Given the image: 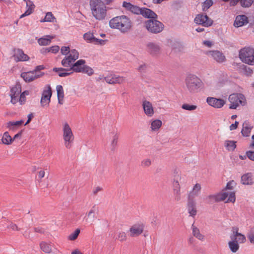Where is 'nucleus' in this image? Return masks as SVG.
<instances>
[{
  "instance_id": "cd10ccee",
  "label": "nucleus",
  "mask_w": 254,
  "mask_h": 254,
  "mask_svg": "<svg viewBox=\"0 0 254 254\" xmlns=\"http://www.w3.org/2000/svg\"><path fill=\"white\" fill-rule=\"evenodd\" d=\"M85 64V60L82 59L78 60L75 63H73L70 67V69H72V70L76 72H81Z\"/></svg>"
},
{
  "instance_id": "ea45409f",
  "label": "nucleus",
  "mask_w": 254,
  "mask_h": 254,
  "mask_svg": "<svg viewBox=\"0 0 254 254\" xmlns=\"http://www.w3.org/2000/svg\"><path fill=\"white\" fill-rule=\"evenodd\" d=\"M53 71L56 72H57L59 76L60 77H65V76L69 75L72 73L71 72H68V70H67L65 68H62V67L54 68Z\"/></svg>"
},
{
  "instance_id": "13d9d810",
  "label": "nucleus",
  "mask_w": 254,
  "mask_h": 254,
  "mask_svg": "<svg viewBox=\"0 0 254 254\" xmlns=\"http://www.w3.org/2000/svg\"><path fill=\"white\" fill-rule=\"evenodd\" d=\"M246 155L249 159L254 161V151H248L246 152Z\"/></svg>"
},
{
  "instance_id": "f8f14e48",
  "label": "nucleus",
  "mask_w": 254,
  "mask_h": 254,
  "mask_svg": "<svg viewBox=\"0 0 254 254\" xmlns=\"http://www.w3.org/2000/svg\"><path fill=\"white\" fill-rule=\"evenodd\" d=\"M78 57V51L75 49L71 50L70 53L63 59L61 64L65 67H70Z\"/></svg>"
},
{
  "instance_id": "f704fd0d",
  "label": "nucleus",
  "mask_w": 254,
  "mask_h": 254,
  "mask_svg": "<svg viewBox=\"0 0 254 254\" xmlns=\"http://www.w3.org/2000/svg\"><path fill=\"white\" fill-rule=\"evenodd\" d=\"M191 229L192 235L194 237L200 241H203L204 240V236L200 233L199 229L193 224L191 226Z\"/></svg>"
},
{
  "instance_id": "de8ad7c7",
  "label": "nucleus",
  "mask_w": 254,
  "mask_h": 254,
  "mask_svg": "<svg viewBox=\"0 0 254 254\" xmlns=\"http://www.w3.org/2000/svg\"><path fill=\"white\" fill-rule=\"evenodd\" d=\"M58 97L64 98V92L62 85H59L56 87Z\"/></svg>"
},
{
  "instance_id": "ddd939ff",
  "label": "nucleus",
  "mask_w": 254,
  "mask_h": 254,
  "mask_svg": "<svg viewBox=\"0 0 254 254\" xmlns=\"http://www.w3.org/2000/svg\"><path fill=\"white\" fill-rule=\"evenodd\" d=\"M52 95V89L49 85H47L43 91L40 101L41 105L43 107H48L51 101Z\"/></svg>"
},
{
  "instance_id": "4c0bfd02",
  "label": "nucleus",
  "mask_w": 254,
  "mask_h": 254,
  "mask_svg": "<svg viewBox=\"0 0 254 254\" xmlns=\"http://www.w3.org/2000/svg\"><path fill=\"white\" fill-rule=\"evenodd\" d=\"M86 221L88 222H93L96 219V211L95 208L92 207L87 213Z\"/></svg>"
},
{
  "instance_id": "e433bc0d",
  "label": "nucleus",
  "mask_w": 254,
  "mask_h": 254,
  "mask_svg": "<svg viewBox=\"0 0 254 254\" xmlns=\"http://www.w3.org/2000/svg\"><path fill=\"white\" fill-rule=\"evenodd\" d=\"M252 127L249 125V122H245L243 125V128L241 133L244 136L248 137L250 136Z\"/></svg>"
},
{
  "instance_id": "7ed1b4c3",
  "label": "nucleus",
  "mask_w": 254,
  "mask_h": 254,
  "mask_svg": "<svg viewBox=\"0 0 254 254\" xmlns=\"http://www.w3.org/2000/svg\"><path fill=\"white\" fill-rule=\"evenodd\" d=\"M185 84L187 91L191 94L199 92L204 88L202 80L194 74H190L186 77Z\"/></svg>"
},
{
  "instance_id": "c9c22d12",
  "label": "nucleus",
  "mask_w": 254,
  "mask_h": 254,
  "mask_svg": "<svg viewBox=\"0 0 254 254\" xmlns=\"http://www.w3.org/2000/svg\"><path fill=\"white\" fill-rule=\"evenodd\" d=\"M41 250L45 253H50L52 250V245L51 243L43 241L40 243Z\"/></svg>"
},
{
  "instance_id": "603ef678",
  "label": "nucleus",
  "mask_w": 254,
  "mask_h": 254,
  "mask_svg": "<svg viewBox=\"0 0 254 254\" xmlns=\"http://www.w3.org/2000/svg\"><path fill=\"white\" fill-rule=\"evenodd\" d=\"M71 50L69 47L66 46H63L61 49V52L62 55L66 56L69 54Z\"/></svg>"
},
{
  "instance_id": "a211bd4d",
  "label": "nucleus",
  "mask_w": 254,
  "mask_h": 254,
  "mask_svg": "<svg viewBox=\"0 0 254 254\" xmlns=\"http://www.w3.org/2000/svg\"><path fill=\"white\" fill-rule=\"evenodd\" d=\"M142 107L144 113L148 117L153 116L155 111L152 104L149 101L144 100L142 102Z\"/></svg>"
},
{
  "instance_id": "20e7f679",
  "label": "nucleus",
  "mask_w": 254,
  "mask_h": 254,
  "mask_svg": "<svg viewBox=\"0 0 254 254\" xmlns=\"http://www.w3.org/2000/svg\"><path fill=\"white\" fill-rule=\"evenodd\" d=\"M232 232L230 236L231 241L228 244L230 251L235 253L239 250V244H244L246 242V237L244 235L239 232V228L237 227H232Z\"/></svg>"
},
{
  "instance_id": "a878e982",
  "label": "nucleus",
  "mask_w": 254,
  "mask_h": 254,
  "mask_svg": "<svg viewBox=\"0 0 254 254\" xmlns=\"http://www.w3.org/2000/svg\"><path fill=\"white\" fill-rule=\"evenodd\" d=\"M123 6L127 10L135 14H140L141 8L136 5H134L129 2L124 1Z\"/></svg>"
},
{
  "instance_id": "2f4dec72",
  "label": "nucleus",
  "mask_w": 254,
  "mask_h": 254,
  "mask_svg": "<svg viewBox=\"0 0 254 254\" xmlns=\"http://www.w3.org/2000/svg\"><path fill=\"white\" fill-rule=\"evenodd\" d=\"M187 206L190 215L192 217L195 216L197 211L195 207V200H188Z\"/></svg>"
},
{
  "instance_id": "473e14b6",
  "label": "nucleus",
  "mask_w": 254,
  "mask_h": 254,
  "mask_svg": "<svg viewBox=\"0 0 254 254\" xmlns=\"http://www.w3.org/2000/svg\"><path fill=\"white\" fill-rule=\"evenodd\" d=\"M55 37L53 35H46L38 39V43L40 46H47L50 44L51 40Z\"/></svg>"
},
{
  "instance_id": "9b49d317",
  "label": "nucleus",
  "mask_w": 254,
  "mask_h": 254,
  "mask_svg": "<svg viewBox=\"0 0 254 254\" xmlns=\"http://www.w3.org/2000/svg\"><path fill=\"white\" fill-rule=\"evenodd\" d=\"M230 102V109H236L240 105L244 106L246 104V100L242 94H232L229 97Z\"/></svg>"
},
{
  "instance_id": "f03ea898",
  "label": "nucleus",
  "mask_w": 254,
  "mask_h": 254,
  "mask_svg": "<svg viewBox=\"0 0 254 254\" xmlns=\"http://www.w3.org/2000/svg\"><path fill=\"white\" fill-rule=\"evenodd\" d=\"M90 6L93 16L97 20L105 19L107 7L102 0H90Z\"/></svg>"
},
{
  "instance_id": "69168bd1",
  "label": "nucleus",
  "mask_w": 254,
  "mask_h": 254,
  "mask_svg": "<svg viewBox=\"0 0 254 254\" xmlns=\"http://www.w3.org/2000/svg\"><path fill=\"white\" fill-rule=\"evenodd\" d=\"M33 117V114L32 113L29 114L28 115V120H27V122H26V123L24 124V126L28 125L31 122Z\"/></svg>"
},
{
  "instance_id": "a19ab883",
  "label": "nucleus",
  "mask_w": 254,
  "mask_h": 254,
  "mask_svg": "<svg viewBox=\"0 0 254 254\" xmlns=\"http://www.w3.org/2000/svg\"><path fill=\"white\" fill-rule=\"evenodd\" d=\"M236 141L233 140H226L224 145L228 151H233L236 147Z\"/></svg>"
},
{
  "instance_id": "7c9ffc66",
  "label": "nucleus",
  "mask_w": 254,
  "mask_h": 254,
  "mask_svg": "<svg viewBox=\"0 0 254 254\" xmlns=\"http://www.w3.org/2000/svg\"><path fill=\"white\" fill-rule=\"evenodd\" d=\"M24 121L20 120L18 121H9L6 123V127L9 130H14L19 127L21 126Z\"/></svg>"
},
{
  "instance_id": "6e6552de",
  "label": "nucleus",
  "mask_w": 254,
  "mask_h": 254,
  "mask_svg": "<svg viewBox=\"0 0 254 254\" xmlns=\"http://www.w3.org/2000/svg\"><path fill=\"white\" fill-rule=\"evenodd\" d=\"M173 192L175 200L179 201L181 199V190L180 183H182L184 179L181 172L175 170L173 174Z\"/></svg>"
},
{
  "instance_id": "412c9836",
  "label": "nucleus",
  "mask_w": 254,
  "mask_h": 254,
  "mask_svg": "<svg viewBox=\"0 0 254 254\" xmlns=\"http://www.w3.org/2000/svg\"><path fill=\"white\" fill-rule=\"evenodd\" d=\"M13 57L16 62H26L29 60V56L19 49L14 50Z\"/></svg>"
},
{
  "instance_id": "338daca9",
  "label": "nucleus",
  "mask_w": 254,
  "mask_h": 254,
  "mask_svg": "<svg viewBox=\"0 0 254 254\" xmlns=\"http://www.w3.org/2000/svg\"><path fill=\"white\" fill-rule=\"evenodd\" d=\"M41 52L42 54H46V53H49L50 52V50L49 49V48H43L41 50Z\"/></svg>"
},
{
  "instance_id": "6e6d98bb",
  "label": "nucleus",
  "mask_w": 254,
  "mask_h": 254,
  "mask_svg": "<svg viewBox=\"0 0 254 254\" xmlns=\"http://www.w3.org/2000/svg\"><path fill=\"white\" fill-rule=\"evenodd\" d=\"M248 237L250 243L254 244V229L251 230L250 233L248 234Z\"/></svg>"
},
{
  "instance_id": "052dcab7",
  "label": "nucleus",
  "mask_w": 254,
  "mask_h": 254,
  "mask_svg": "<svg viewBox=\"0 0 254 254\" xmlns=\"http://www.w3.org/2000/svg\"><path fill=\"white\" fill-rule=\"evenodd\" d=\"M44 68L45 67L43 65H38L35 67V69L33 70V71H35V73L41 72L40 70L44 69Z\"/></svg>"
},
{
  "instance_id": "774afa93",
  "label": "nucleus",
  "mask_w": 254,
  "mask_h": 254,
  "mask_svg": "<svg viewBox=\"0 0 254 254\" xmlns=\"http://www.w3.org/2000/svg\"><path fill=\"white\" fill-rule=\"evenodd\" d=\"M71 254H83L80 251H79L78 250L76 249L74 251H73Z\"/></svg>"
},
{
  "instance_id": "4be33fe9",
  "label": "nucleus",
  "mask_w": 254,
  "mask_h": 254,
  "mask_svg": "<svg viewBox=\"0 0 254 254\" xmlns=\"http://www.w3.org/2000/svg\"><path fill=\"white\" fill-rule=\"evenodd\" d=\"M146 50L151 55L155 56L160 54L161 48L158 44L149 42L146 45Z\"/></svg>"
},
{
  "instance_id": "79ce46f5",
  "label": "nucleus",
  "mask_w": 254,
  "mask_h": 254,
  "mask_svg": "<svg viewBox=\"0 0 254 254\" xmlns=\"http://www.w3.org/2000/svg\"><path fill=\"white\" fill-rule=\"evenodd\" d=\"M55 17L52 12H47L43 20H41V22H53L55 19Z\"/></svg>"
},
{
  "instance_id": "f257e3e1",
  "label": "nucleus",
  "mask_w": 254,
  "mask_h": 254,
  "mask_svg": "<svg viewBox=\"0 0 254 254\" xmlns=\"http://www.w3.org/2000/svg\"><path fill=\"white\" fill-rule=\"evenodd\" d=\"M111 28L116 29L122 33H126L130 30L132 23L130 19L126 15L116 16L109 21Z\"/></svg>"
},
{
  "instance_id": "c756f323",
  "label": "nucleus",
  "mask_w": 254,
  "mask_h": 254,
  "mask_svg": "<svg viewBox=\"0 0 254 254\" xmlns=\"http://www.w3.org/2000/svg\"><path fill=\"white\" fill-rule=\"evenodd\" d=\"M26 10L25 12L20 16V18H22L25 16L29 15L34 11L35 6L31 0H27Z\"/></svg>"
},
{
  "instance_id": "09e8293b",
  "label": "nucleus",
  "mask_w": 254,
  "mask_h": 254,
  "mask_svg": "<svg viewBox=\"0 0 254 254\" xmlns=\"http://www.w3.org/2000/svg\"><path fill=\"white\" fill-rule=\"evenodd\" d=\"M119 139V135L117 134H115L112 137L111 145L113 148H115L117 145Z\"/></svg>"
},
{
  "instance_id": "b1692460",
  "label": "nucleus",
  "mask_w": 254,
  "mask_h": 254,
  "mask_svg": "<svg viewBox=\"0 0 254 254\" xmlns=\"http://www.w3.org/2000/svg\"><path fill=\"white\" fill-rule=\"evenodd\" d=\"M249 22L248 17L245 15H239L236 16L234 26L240 27L247 24Z\"/></svg>"
},
{
  "instance_id": "680f3d73",
  "label": "nucleus",
  "mask_w": 254,
  "mask_h": 254,
  "mask_svg": "<svg viewBox=\"0 0 254 254\" xmlns=\"http://www.w3.org/2000/svg\"><path fill=\"white\" fill-rule=\"evenodd\" d=\"M238 125H239V122L237 121H235L234 124H232L230 126V130H233L236 129L238 127Z\"/></svg>"
},
{
  "instance_id": "37998d69",
  "label": "nucleus",
  "mask_w": 254,
  "mask_h": 254,
  "mask_svg": "<svg viewBox=\"0 0 254 254\" xmlns=\"http://www.w3.org/2000/svg\"><path fill=\"white\" fill-rule=\"evenodd\" d=\"M81 72L86 73L90 76L93 74L94 71L91 67L85 64Z\"/></svg>"
},
{
  "instance_id": "39448f33",
  "label": "nucleus",
  "mask_w": 254,
  "mask_h": 254,
  "mask_svg": "<svg viewBox=\"0 0 254 254\" xmlns=\"http://www.w3.org/2000/svg\"><path fill=\"white\" fill-rule=\"evenodd\" d=\"M29 94V92L27 90L21 92V85L16 84L10 89L9 94L10 97V103L13 105L18 103L20 105H22L26 102V96Z\"/></svg>"
},
{
  "instance_id": "0e129e2a",
  "label": "nucleus",
  "mask_w": 254,
  "mask_h": 254,
  "mask_svg": "<svg viewBox=\"0 0 254 254\" xmlns=\"http://www.w3.org/2000/svg\"><path fill=\"white\" fill-rule=\"evenodd\" d=\"M45 172L44 170H40V171H39L38 172V178L40 179L44 178L45 176Z\"/></svg>"
},
{
  "instance_id": "bb28decb",
  "label": "nucleus",
  "mask_w": 254,
  "mask_h": 254,
  "mask_svg": "<svg viewBox=\"0 0 254 254\" xmlns=\"http://www.w3.org/2000/svg\"><path fill=\"white\" fill-rule=\"evenodd\" d=\"M150 130L153 132H158L162 126V122L160 120H151L150 121Z\"/></svg>"
},
{
  "instance_id": "2eb2a0df",
  "label": "nucleus",
  "mask_w": 254,
  "mask_h": 254,
  "mask_svg": "<svg viewBox=\"0 0 254 254\" xmlns=\"http://www.w3.org/2000/svg\"><path fill=\"white\" fill-rule=\"evenodd\" d=\"M105 81L110 84H123L126 81V78L117 74H111L104 77Z\"/></svg>"
},
{
  "instance_id": "dca6fc26",
  "label": "nucleus",
  "mask_w": 254,
  "mask_h": 254,
  "mask_svg": "<svg viewBox=\"0 0 254 254\" xmlns=\"http://www.w3.org/2000/svg\"><path fill=\"white\" fill-rule=\"evenodd\" d=\"M44 74V72L35 73V71L32 70L21 73V77L25 82H30L42 77Z\"/></svg>"
},
{
  "instance_id": "72a5a7b5",
  "label": "nucleus",
  "mask_w": 254,
  "mask_h": 254,
  "mask_svg": "<svg viewBox=\"0 0 254 254\" xmlns=\"http://www.w3.org/2000/svg\"><path fill=\"white\" fill-rule=\"evenodd\" d=\"M241 182L244 185H252L253 183L252 173H248L244 174L241 177Z\"/></svg>"
},
{
  "instance_id": "aec40b11",
  "label": "nucleus",
  "mask_w": 254,
  "mask_h": 254,
  "mask_svg": "<svg viewBox=\"0 0 254 254\" xmlns=\"http://www.w3.org/2000/svg\"><path fill=\"white\" fill-rule=\"evenodd\" d=\"M201 190V185L199 183L195 184L193 186L191 190L189 192L188 199L194 200V198L200 194Z\"/></svg>"
},
{
  "instance_id": "0eeeda50",
  "label": "nucleus",
  "mask_w": 254,
  "mask_h": 254,
  "mask_svg": "<svg viewBox=\"0 0 254 254\" xmlns=\"http://www.w3.org/2000/svg\"><path fill=\"white\" fill-rule=\"evenodd\" d=\"M62 132L65 147L70 149L74 142V136L70 126L67 122L63 124Z\"/></svg>"
},
{
  "instance_id": "6ab92c4d",
  "label": "nucleus",
  "mask_w": 254,
  "mask_h": 254,
  "mask_svg": "<svg viewBox=\"0 0 254 254\" xmlns=\"http://www.w3.org/2000/svg\"><path fill=\"white\" fill-rule=\"evenodd\" d=\"M194 22L197 24L204 26H209L212 25V21L206 15L198 14L194 19Z\"/></svg>"
},
{
  "instance_id": "5701e85b",
  "label": "nucleus",
  "mask_w": 254,
  "mask_h": 254,
  "mask_svg": "<svg viewBox=\"0 0 254 254\" xmlns=\"http://www.w3.org/2000/svg\"><path fill=\"white\" fill-rule=\"evenodd\" d=\"M206 101L210 106L216 108L222 107L225 103L223 99H217L214 97H208Z\"/></svg>"
},
{
  "instance_id": "393cba45",
  "label": "nucleus",
  "mask_w": 254,
  "mask_h": 254,
  "mask_svg": "<svg viewBox=\"0 0 254 254\" xmlns=\"http://www.w3.org/2000/svg\"><path fill=\"white\" fill-rule=\"evenodd\" d=\"M209 55L217 62L223 63L226 61V58L224 55L220 52L218 51H210Z\"/></svg>"
},
{
  "instance_id": "f3484780",
  "label": "nucleus",
  "mask_w": 254,
  "mask_h": 254,
  "mask_svg": "<svg viewBox=\"0 0 254 254\" xmlns=\"http://www.w3.org/2000/svg\"><path fill=\"white\" fill-rule=\"evenodd\" d=\"M83 38L86 42L94 44L102 45H104L106 42L105 40L96 38L94 35V33L90 31L84 33L83 35Z\"/></svg>"
},
{
  "instance_id": "c03bdc74",
  "label": "nucleus",
  "mask_w": 254,
  "mask_h": 254,
  "mask_svg": "<svg viewBox=\"0 0 254 254\" xmlns=\"http://www.w3.org/2000/svg\"><path fill=\"white\" fill-rule=\"evenodd\" d=\"M80 233V230L77 229L73 233H71L68 237V239L70 241L76 240Z\"/></svg>"
},
{
  "instance_id": "4d7b16f0",
  "label": "nucleus",
  "mask_w": 254,
  "mask_h": 254,
  "mask_svg": "<svg viewBox=\"0 0 254 254\" xmlns=\"http://www.w3.org/2000/svg\"><path fill=\"white\" fill-rule=\"evenodd\" d=\"M50 52L54 54L57 53L60 50V47L58 46H53L49 48Z\"/></svg>"
},
{
  "instance_id": "5fc2aeb1",
  "label": "nucleus",
  "mask_w": 254,
  "mask_h": 254,
  "mask_svg": "<svg viewBox=\"0 0 254 254\" xmlns=\"http://www.w3.org/2000/svg\"><path fill=\"white\" fill-rule=\"evenodd\" d=\"M103 190V188L101 186H95L92 190V193L94 195H96L99 192Z\"/></svg>"
},
{
  "instance_id": "1a4fd4ad",
  "label": "nucleus",
  "mask_w": 254,
  "mask_h": 254,
  "mask_svg": "<svg viewBox=\"0 0 254 254\" xmlns=\"http://www.w3.org/2000/svg\"><path fill=\"white\" fill-rule=\"evenodd\" d=\"M239 56L242 62L249 65H254V49L251 47H245L241 49Z\"/></svg>"
},
{
  "instance_id": "bf43d9fd",
  "label": "nucleus",
  "mask_w": 254,
  "mask_h": 254,
  "mask_svg": "<svg viewBox=\"0 0 254 254\" xmlns=\"http://www.w3.org/2000/svg\"><path fill=\"white\" fill-rule=\"evenodd\" d=\"M8 229H11L13 231H19L20 229L17 227V226L12 223H11L7 227Z\"/></svg>"
},
{
  "instance_id": "864d4df0",
  "label": "nucleus",
  "mask_w": 254,
  "mask_h": 254,
  "mask_svg": "<svg viewBox=\"0 0 254 254\" xmlns=\"http://www.w3.org/2000/svg\"><path fill=\"white\" fill-rule=\"evenodd\" d=\"M118 238L121 242L125 241L127 239L126 233L124 232H119L118 234Z\"/></svg>"
},
{
  "instance_id": "e2e57ef3",
  "label": "nucleus",
  "mask_w": 254,
  "mask_h": 254,
  "mask_svg": "<svg viewBox=\"0 0 254 254\" xmlns=\"http://www.w3.org/2000/svg\"><path fill=\"white\" fill-rule=\"evenodd\" d=\"M44 229L42 228V227H37L34 228V232L38 233H44Z\"/></svg>"
},
{
  "instance_id": "58836bf2",
  "label": "nucleus",
  "mask_w": 254,
  "mask_h": 254,
  "mask_svg": "<svg viewBox=\"0 0 254 254\" xmlns=\"http://www.w3.org/2000/svg\"><path fill=\"white\" fill-rule=\"evenodd\" d=\"M2 143L5 145H10L13 141V139H12V137L9 135L7 131H5L3 133L1 138Z\"/></svg>"
},
{
  "instance_id": "4468645a",
  "label": "nucleus",
  "mask_w": 254,
  "mask_h": 254,
  "mask_svg": "<svg viewBox=\"0 0 254 254\" xmlns=\"http://www.w3.org/2000/svg\"><path fill=\"white\" fill-rule=\"evenodd\" d=\"M144 225L142 223H137L132 225L129 228L128 233L130 237H137L143 232Z\"/></svg>"
},
{
  "instance_id": "49530a36",
  "label": "nucleus",
  "mask_w": 254,
  "mask_h": 254,
  "mask_svg": "<svg viewBox=\"0 0 254 254\" xmlns=\"http://www.w3.org/2000/svg\"><path fill=\"white\" fill-rule=\"evenodd\" d=\"M213 2L212 0H206L203 3L202 9L203 10H207L212 5Z\"/></svg>"
},
{
  "instance_id": "9d476101",
  "label": "nucleus",
  "mask_w": 254,
  "mask_h": 254,
  "mask_svg": "<svg viewBox=\"0 0 254 254\" xmlns=\"http://www.w3.org/2000/svg\"><path fill=\"white\" fill-rule=\"evenodd\" d=\"M145 27L146 29L153 33L161 32L164 29V25L155 19H149L145 21Z\"/></svg>"
},
{
  "instance_id": "c85d7f7f",
  "label": "nucleus",
  "mask_w": 254,
  "mask_h": 254,
  "mask_svg": "<svg viewBox=\"0 0 254 254\" xmlns=\"http://www.w3.org/2000/svg\"><path fill=\"white\" fill-rule=\"evenodd\" d=\"M140 14H141L144 17L147 18H152L153 19L157 18V15L155 12L147 8H141Z\"/></svg>"
},
{
  "instance_id": "a18cd8bd",
  "label": "nucleus",
  "mask_w": 254,
  "mask_h": 254,
  "mask_svg": "<svg viewBox=\"0 0 254 254\" xmlns=\"http://www.w3.org/2000/svg\"><path fill=\"white\" fill-rule=\"evenodd\" d=\"M182 108L186 110L193 111L195 110L197 108V106L196 105H193L184 104L182 106Z\"/></svg>"
},
{
  "instance_id": "423d86ee",
  "label": "nucleus",
  "mask_w": 254,
  "mask_h": 254,
  "mask_svg": "<svg viewBox=\"0 0 254 254\" xmlns=\"http://www.w3.org/2000/svg\"><path fill=\"white\" fill-rule=\"evenodd\" d=\"M227 197L228 199L226 201L227 202L234 203L236 200L235 193L234 192L222 191L221 192L216 194H212L208 195L206 198V201L207 203L212 204L216 202L224 201Z\"/></svg>"
},
{
  "instance_id": "3c124183",
  "label": "nucleus",
  "mask_w": 254,
  "mask_h": 254,
  "mask_svg": "<svg viewBox=\"0 0 254 254\" xmlns=\"http://www.w3.org/2000/svg\"><path fill=\"white\" fill-rule=\"evenodd\" d=\"M152 163V161L149 158H145L143 159L141 163V165L143 167H148Z\"/></svg>"
},
{
  "instance_id": "8fccbe9b",
  "label": "nucleus",
  "mask_w": 254,
  "mask_h": 254,
  "mask_svg": "<svg viewBox=\"0 0 254 254\" xmlns=\"http://www.w3.org/2000/svg\"><path fill=\"white\" fill-rule=\"evenodd\" d=\"M236 183L234 181L232 180V181L229 182L226 185V190L224 191H226L228 192V191H227V190H232L236 186ZM230 192L231 191H229V192ZM233 192L235 193L234 191H233Z\"/></svg>"
}]
</instances>
